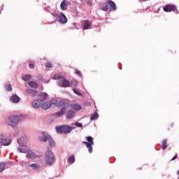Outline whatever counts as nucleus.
Here are the masks:
<instances>
[{
  "label": "nucleus",
  "instance_id": "nucleus-1",
  "mask_svg": "<svg viewBox=\"0 0 179 179\" xmlns=\"http://www.w3.org/2000/svg\"><path fill=\"white\" fill-rule=\"evenodd\" d=\"M28 115L26 113H18L17 115H10L6 118V124L8 127H15V125H17L22 120L27 118Z\"/></svg>",
  "mask_w": 179,
  "mask_h": 179
},
{
  "label": "nucleus",
  "instance_id": "nucleus-2",
  "mask_svg": "<svg viewBox=\"0 0 179 179\" xmlns=\"http://www.w3.org/2000/svg\"><path fill=\"white\" fill-rule=\"evenodd\" d=\"M57 107H59L61 110V113H65L66 110H69V108H72L76 111H79V110H82V106L78 103H74L69 105L68 103H65L64 101H59Z\"/></svg>",
  "mask_w": 179,
  "mask_h": 179
},
{
  "label": "nucleus",
  "instance_id": "nucleus-3",
  "mask_svg": "<svg viewBox=\"0 0 179 179\" xmlns=\"http://www.w3.org/2000/svg\"><path fill=\"white\" fill-rule=\"evenodd\" d=\"M74 126H69L66 124L57 126L55 129L57 134H71L73 129H75Z\"/></svg>",
  "mask_w": 179,
  "mask_h": 179
},
{
  "label": "nucleus",
  "instance_id": "nucleus-4",
  "mask_svg": "<svg viewBox=\"0 0 179 179\" xmlns=\"http://www.w3.org/2000/svg\"><path fill=\"white\" fill-rule=\"evenodd\" d=\"M55 162V157H54V153L52 151L48 150L45 154V163L48 166H52Z\"/></svg>",
  "mask_w": 179,
  "mask_h": 179
},
{
  "label": "nucleus",
  "instance_id": "nucleus-5",
  "mask_svg": "<svg viewBox=\"0 0 179 179\" xmlns=\"http://www.w3.org/2000/svg\"><path fill=\"white\" fill-rule=\"evenodd\" d=\"M102 10H104V12H107V10H109L110 12L117 10V5H115L114 1L108 0L105 6L102 8Z\"/></svg>",
  "mask_w": 179,
  "mask_h": 179
},
{
  "label": "nucleus",
  "instance_id": "nucleus-6",
  "mask_svg": "<svg viewBox=\"0 0 179 179\" xmlns=\"http://www.w3.org/2000/svg\"><path fill=\"white\" fill-rule=\"evenodd\" d=\"M86 141H84L83 143H84L85 145H86V148H88L89 153L93 152V147L94 146V141H93V138L92 136H87Z\"/></svg>",
  "mask_w": 179,
  "mask_h": 179
},
{
  "label": "nucleus",
  "instance_id": "nucleus-7",
  "mask_svg": "<svg viewBox=\"0 0 179 179\" xmlns=\"http://www.w3.org/2000/svg\"><path fill=\"white\" fill-rule=\"evenodd\" d=\"M164 12H174L175 13H178V10H177V6L174 4H167L163 8Z\"/></svg>",
  "mask_w": 179,
  "mask_h": 179
},
{
  "label": "nucleus",
  "instance_id": "nucleus-8",
  "mask_svg": "<svg viewBox=\"0 0 179 179\" xmlns=\"http://www.w3.org/2000/svg\"><path fill=\"white\" fill-rule=\"evenodd\" d=\"M0 143L1 146H9L12 143V139L5 138V135L1 134V141Z\"/></svg>",
  "mask_w": 179,
  "mask_h": 179
},
{
  "label": "nucleus",
  "instance_id": "nucleus-9",
  "mask_svg": "<svg viewBox=\"0 0 179 179\" xmlns=\"http://www.w3.org/2000/svg\"><path fill=\"white\" fill-rule=\"evenodd\" d=\"M58 104V101L57 99H52L50 101H48L45 103H42V108L43 110H48L52 105Z\"/></svg>",
  "mask_w": 179,
  "mask_h": 179
},
{
  "label": "nucleus",
  "instance_id": "nucleus-10",
  "mask_svg": "<svg viewBox=\"0 0 179 179\" xmlns=\"http://www.w3.org/2000/svg\"><path fill=\"white\" fill-rule=\"evenodd\" d=\"M57 85L60 86V87H69V86H71V82L66 80V78H62L57 81Z\"/></svg>",
  "mask_w": 179,
  "mask_h": 179
},
{
  "label": "nucleus",
  "instance_id": "nucleus-11",
  "mask_svg": "<svg viewBox=\"0 0 179 179\" xmlns=\"http://www.w3.org/2000/svg\"><path fill=\"white\" fill-rule=\"evenodd\" d=\"M26 157L27 159H38V157H40V155L30 150H28V151L27 152Z\"/></svg>",
  "mask_w": 179,
  "mask_h": 179
},
{
  "label": "nucleus",
  "instance_id": "nucleus-12",
  "mask_svg": "<svg viewBox=\"0 0 179 179\" xmlns=\"http://www.w3.org/2000/svg\"><path fill=\"white\" fill-rule=\"evenodd\" d=\"M50 134L45 131H42L41 134L39 136L38 139L41 142H47L50 138Z\"/></svg>",
  "mask_w": 179,
  "mask_h": 179
},
{
  "label": "nucleus",
  "instance_id": "nucleus-13",
  "mask_svg": "<svg viewBox=\"0 0 179 179\" xmlns=\"http://www.w3.org/2000/svg\"><path fill=\"white\" fill-rule=\"evenodd\" d=\"M57 18L61 24H65L68 22V18H66V16H65L62 13L59 14Z\"/></svg>",
  "mask_w": 179,
  "mask_h": 179
},
{
  "label": "nucleus",
  "instance_id": "nucleus-14",
  "mask_svg": "<svg viewBox=\"0 0 179 179\" xmlns=\"http://www.w3.org/2000/svg\"><path fill=\"white\" fill-rule=\"evenodd\" d=\"M71 5V2L67 0H63L60 3V8L62 10H66L68 9V6Z\"/></svg>",
  "mask_w": 179,
  "mask_h": 179
},
{
  "label": "nucleus",
  "instance_id": "nucleus-15",
  "mask_svg": "<svg viewBox=\"0 0 179 179\" xmlns=\"http://www.w3.org/2000/svg\"><path fill=\"white\" fill-rule=\"evenodd\" d=\"M10 101L11 103H14L15 104H17V103H19V101H20V97H19V96H17L16 94H13L10 97Z\"/></svg>",
  "mask_w": 179,
  "mask_h": 179
},
{
  "label": "nucleus",
  "instance_id": "nucleus-16",
  "mask_svg": "<svg viewBox=\"0 0 179 179\" xmlns=\"http://www.w3.org/2000/svg\"><path fill=\"white\" fill-rule=\"evenodd\" d=\"M43 106V101L42 100H34L32 102V107L34 108H40Z\"/></svg>",
  "mask_w": 179,
  "mask_h": 179
},
{
  "label": "nucleus",
  "instance_id": "nucleus-17",
  "mask_svg": "<svg viewBox=\"0 0 179 179\" xmlns=\"http://www.w3.org/2000/svg\"><path fill=\"white\" fill-rule=\"evenodd\" d=\"M17 152H20V153H27L29 148H27V146L24 145H19L17 148Z\"/></svg>",
  "mask_w": 179,
  "mask_h": 179
},
{
  "label": "nucleus",
  "instance_id": "nucleus-18",
  "mask_svg": "<svg viewBox=\"0 0 179 179\" xmlns=\"http://www.w3.org/2000/svg\"><path fill=\"white\" fill-rule=\"evenodd\" d=\"M27 167H30L33 169V170H38L40 169V166L37 164H31L30 162L27 163Z\"/></svg>",
  "mask_w": 179,
  "mask_h": 179
},
{
  "label": "nucleus",
  "instance_id": "nucleus-19",
  "mask_svg": "<svg viewBox=\"0 0 179 179\" xmlns=\"http://www.w3.org/2000/svg\"><path fill=\"white\" fill-rule=\"evenodd\" d=\"M90 26H92L90 21L88 20H85L83 25V30H87V29H90Z\"/></svg>",
  "mask_w": 179,
  "mask_h": 179
},
{
  "label": "nucleus",
  "instance_id": "nucleus-20",
  "mask_svg": "<svg viewBox=\"0 0 179 179\" xmlns=\"http://www.w3.org/2000/svg\"><path fill=\"white\" fill-rule=\"evenodd\" d=\"M27 93L32 97H36V96H37V94H38V91L29 89L27 90Z\"/></svg>",
  "mask_w": 179,
  "mask_h": 179
},
{
  "label": "nucleus",
  "instance_id": "nucleus-21",
  "mask_svg": "<svg viewBox=\"0 0 179 179\" xmlns=\"http://www.w3.org/2000/svg\"><path fill=\"white\" fill-rule=\"evenodd\" d=\"M28 85L32 87V89H37V87H38V84L34 81H29Z\"/></svg>",
  "mask_w": 179,
  "mask_h": 179
},
{
  "label": "nucleus",
  "instance_id": "nucleus-22",
  "mask_svg": "<svg viewBox=\"0 0 179 179\" xmlns=\"http://www.w3.org/2000/svg\"><path fill=\"white\" fill-rule=\"evenodd\" d=\"M38 97L40 98V100H41L42 101H44L45 100H47V98L48 97V94L43 92L38 95Z\"/></svg>",
  "mask_w": 179,
  "mask_h": 179
},
{
  "label": "nucleus",
  "instance_id": "nucleus-23",
  "mask_svg": "<svg viewBox=\"0 0 179 179\" xmlns=\"http://www.w3.org/2000/svg\"><path fill=\"white\" fill-rule=\"evenodd\" d=\"M19 146H24L26 145V143H24V137H22L20 138H19L17 141Z\"/></svg>",
  "mask_w": 179,
  "mask_h": 179
},
{
  "label": "nucleus",
  "instance_id": "nucleus-24",
  "mask_svg": "<svg viewBox=\"0 0 179 179\" xmlns=\"http://www.w3.org/2000/svg\"><path fill=\"white\" fill-rule=\"evenodd\" d=\"M75 117V113H67L66 115V120H72Z\"/></svg>",
  "mask_w": 179,
  "mask_h": 179
},
{
  "label": "nucleus",
  "instance_id": "nucleus-25",
  "mask_svg": "<svg viewBox=\"0 0 179 179\" xmlns=\"http://www.w3.org/2000/svg\"><path fill=\"white\" fill-rule=\"evenodd\" d=\"M54 80H58V79H64V77L61 75V73H56L53 76Z\"/></svg>",
  "mask_w": 179,
  "mask_h": 179
},
{
  "label": "nucleus",
  "instance_id": "nucleus-26",
  "mask_svg": "<svg viewBox=\"0 0 179 179\" xmlns=\"http://www.w3.org/2000/svg\"><path fill=\"white\" fill-rule=\"evenodd\" d=\"M48 141L50 146L55 145V141H54V139H52V137H51V136H49V138H48Z\"/></svg>",
  "mask_w": 179,
  "mask_h": 179
},
{
  "label": "nucleus",
  "instance_id": "nucleus-27",
  "mask_svg": "<svg viewBox=\"0 0 179 179\" xmlns=\"http://www.w3.org/2000/svg\"><path fill=\"white\" fill-rule=\"evenodd\" d=\"M78 81H76V80H73L70 82L71 87H76V86H78Z\"/></svg>",
  "mask_w": 179,
  "mask_h": 179
},
{
  "label": "nucleus",
  "instance_id": "nucleus-28",
  "mask_svg": "<svg viewBox=\"0 0 179 179\" xmlns=\"http://www.w3.org/2000/svg\"><path fill=\"white\" fill-rule=\"evenodd\" d=\"M71 125V127H75V128H76V127L77 128H82L83 127V124H82V123L78 122L73 123Z\"/></svg>",
  "mask_w": 179,
  "mask_h": 179
},
{
  "label": "nucleus",
  "instance_id": "nucleus-29",
  "mask_svg": "<svg viewBox=\"0 0 179 179\" xmlns=\"http://www.w3.org/2000/svg\"><path fill=\"white\" fill-rule=\"evenodd\" d=\"M13 136H14V138H16V136H17V135H19V129L17 127H13Z\"/></svg>",
  "mask_w": 179,
  "mask_h": 179
},
{
  "label": "nucleus",
  "instance_id": "nucleus-30",
  "mask_svg": "<svg viewBox=\"0 0 179 179\" xmlns=\"http://www.w3.org/2000/svg\"><path fill=\"white\" fill-rule=\"evenodd\" d=\"M99 118V113H96L92 115L90 120L92 121H94V120H97Z\"/></svg>",
  "mask_w": 179,
  "mask_h": 179
},
{
  "label": "nucleus",
  "instance_id": "nucleus-31",
  "mask_svg": "<svg viewBox=\"0 0 179 179\" xmlns=\"http://www.w3.org/2000/svg\"><path fill=\"white\" fill-rule=\"evenodd\" d=\"M5 167H6V164L3 162L0 163V173H2L3 170H5Z\"/></svg>",
  "mask_w": 179,
  "mask_h": 179
},
{
  "label": "nucleus",
  "instance_id": "nucleus-32",
  "mask_svg": "<svg viewBox=\"0 0 179 179\" xmlns=\"http://www.w3.org/2000/svg\"><path fill=\"white\" fill-rule=\"evenodd\" d=\"M162 149L163 150H166V149H167V140H164L162 141Z\"/></svg>",
  "mask_w": 179,
  "mask_h": 179
},
{
  "label": "nucleus",
  "instance_id": "nucleus-33",
  "mask_svg": "<svg viewBox=\"0 0 179 179\" xmlns=\"http://www.w3.org/2000/svg\"><path fill=\"white\" fill-rule=\"evenodd\" d=\"M22 80H30L31 79V75H26L23 77H22Z\"/></svg>",
  "mask_w": 179,
  "mask_h": 179
},
{
  "label": "nucleus",
  "instance_id": "nucleus-34",
  "mask_svg": "<svg viewBox=\"0 0 179 179\" xmlns=\"http://www.w3.org/2000/svg\"><path fill=\"white\" fill-rule=\"evenodd\" d=\"M4 87L7 92H12V86L10 85H6Z\"/></svg>",
  "mask_w": 179,
  "mask_h": 179
},
{
  "label": "nucleus",
  "instance_id": "nucleus-35",
  "mask_svg": "<svg viewBox=\"0 0 179 179\" xmlns=\"http://www.w3.org/2000/svg\"><path fill=\"white\" fill-rule=\"evenodd\" d=\"M64 114V113H56L54 114V117L55 118H59V117H63Z\"/></svg>",
  "mask_w": 179,
  "mask_h": 179
},
{
  "label": "nucleus",
  "instance_id": "nucleus-36",
  "mask_svg": "<svg viewBox=\"0 0 179 179\" xmlns=\"http://www.w3.org/2000/svg\"><path fill=\"white\" fill-rule=\"evenodd\" d=\"M68 162L69 163H71V164L75 163V157H70L69 159H68Z\"/></svg>",
  "mask_w": 179,
  "mask_h": 179
},
{
  "label": "nucleus",
  "instance_id": "nucleus-37",
  "mask_svg": "<svg viewBox=\"0 0 179 179\" xmlns=\"http://www.w3.org/2000/svg\"><path fill=\"white\" fill-rule=\"evenodd\" d=\"M45 66L46 67V68H52V64H51V63H45Z\"/></svg>",
  "mask_w": 179,
  "mask_h": 179
},
{
  "label": "nucleus",
  "instance_id": "nucleus-38",
  "mask_svg": "<svg viewBox=\"0 0 179 179\" xmlns=\"http://www.w3.org/2000/svg\"><path fill=\"white\" fill-rule=\"evenodd\" d=\"M73 91L76 93V94L80 96V92H79V90H78V89L73 88Z\"/></svg>",
  "mask_w": 179,
  "mask_h": 179
},
{
  "label": "nucleus",
  "instance_id": "nucleus-39",
  "mask_svg": "<svg viewBox=\"0 0 179 179\" xmlns=\"http://www.w3.org/2000/svg\"><path fill=\"white\" fill-rule=\"evenodd\" d=\"M52 16H54L55 17H58V16H59V14L55 13H52Z\"/></svg>",
  "mask_w": 179,
  "mask_h": 179
},
{
  "label": "nucleus",
  "instance_id": "nucleus-40",
  "mask_svg": "<svg viewBox=\"0 0 179 179\" xmlns=\"http://www.w3.org/2000/svg\"><path fill=\"white\" fill-rule=\"evenodd\" d=\"M29 66L31 69H34V64H29Z\"/></svg>",
  "mask_w": 179,
  "mask_h": 179
},
{
  "label": "nucleus",
  "instance_id": "nucleus-41",
  "mask_svg": "<svg viewBox=\"0 0 179 179\" xmlns=\"http://www.w3.org/2000/svg\"><path fill=\"white\" fill-rule=\"evenodd\" d=\"M76 73H77V74L79 75L80 76H82V73H81L80 71H79V70H77V71H76Z\"/></svg>",
  "mask_w": 179,
  "mask_h": 179
},
{
  "label": "nucleus",
  "instance_id": "nucleus-42",
  "mask_svg": "<svg viewBox=\"0 0 179 179\" xmlns=\"http://www.w3.org/2000/svg\"><path fill=\"white\" fill-rule=\"evenodd\" d=\"M87 5H89L90 6H92V1H88L87 2Z\"/></svg>",
  "mask_w": 179,
  "mask_h": 179
},
{
  "label": "nucleus",
  "instance_id": "nucleus-43",
  "mask_svg": "<svg viewBox=\"0 0 179 179\" xmlns=\"http://www.w3.org/2000/svg\"><path fill=\"white\" fill-rule=\"evenodd\" d=\"M178 156L177 154L171 159V160H176V159H177Z\"/></svg>",
  "mask_w": 179,
  "mask_h": 179
},
{
  "label": "nucleus",
  "instance_id": "nucleus-44",
  "mask_svg": "<svg viewBox=\"0 0 179 179\" xmlns=\"http://www.w3.org/2000/svg\"><path fill=\"white\" fill-rule=\"evenodd\" d=\"M138 1H143V2H146V1H148V0H138Z\"/></svg>",
  "mask_w": 179,
  "mask_h": 179
},
{
  "label": "nucleus",
  "instance_id": "nucleus-45",
  "mask_svg": "<svg viewBox=\"0 0 179 179\" xmlns=\"http://www.w3.org/2000/svg\"><path fill=\"white\" fill-rule=\"evenodd\" d=\"M0 153H1V150H0Z\"/></svg>",
  "mask_w": 179,
  "mask_h": 179
}]
</instances>
